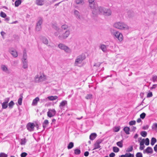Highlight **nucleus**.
<instances>
[{
  "label": "nucleus",
  "mask_w": 157,
  "mask_h": 157,
  "mask_svg": "<svg viewBox=\"0 0 157 157\" xmlns=\"http://www.w3.org/2000/svg\"><path fill=\"white\" fill-rule=\"evenodd\" d=\"M92 13L94 15H97L100 13L104 15L105 16H109L111 15V12L109 9H107L102 7H95V5H94Z\"/></svg>",
  "instance_id": "obj_1"
},
{
  "label": "nucleus",
  "mask_w": 157,
  "mask_h": 157,
  "mask_svg": "<svg viewBox=\"0 0 157 157\" xmlns=\"http://www.w3.org/2000/svg\"><path fill=\"white\" fill-rule=\"evenodd\" d=\"M86 58L84 54H82L78 56L75 60V66H78L79 64H81L82 61Z\"/></svg>",
  "instance_id": "obj_2"
},
{
  "label": "nucleus",
  "mask_w": 157,
  "mask_h": 157,
  "mask_svg": "<svg viewBox=\"0 0 157 157\" xmlns=\"http://www.w3.org/2000/svg\"><path fill=\"white\" fill-rule=\"evenodd\" d=\"M46 77L43 74H40V75H36L35 77L34 80L36 82H39L45 80Z\"/></svg>",
  "instance_id": "obj_3"
},
{
  "label": "nucleus",
  "mask_w": 157,
  "mask_h": 157,
  "mask_svg": "<svg viewBox=\"0 0 157 157\" xmlns=\"http://www.w3.org/2000/svg\"><path fill=\"white\" fill-rule=\"evenodd\" d=\"M70 34L69 29L66 31L61 34H60L58 36V38L61 40H63L66 39L68 37Z\"/></svg>",
  "instance_id": "obj_4"
},
{
  "label": "nucleus",
  "mask_w": 157,
  "mask_h": 157,
  "mask_svg": "<svg viewBox=\"0 0 157 157\" xmlns=\"http://www.w3.org/2000/svg\"><path fill=\"white\" fill-rule=\"evenodd\" d=\"M58 47L60 49L64 50L67 53H70L71 52V50L67 46L63 44H59L58 45Z\"/></svg>",
  "instance_id": "obj_5"
},
{
  "label": "nucleus",
  "mask_w": 157,
  "mask_h": 157,
  "mask_svg": "<svg viewBox=\"0 0 157 157\" xmlns=\"http://www.w3.org/2000/svg\"><path fill=\"white\" fill-rule=\"evenodd\" d=\"M130 29V27L127 25L123 22H118V29L122 30H128Z\"/></svg>",
  "instance_id": "obj_6"
},
{
  "label": "nucleus",
  "mask_w": 157,
  "mask_h": 157,
  "mask_svg": "<svg viewBox=\"0 0 157 157\" xmlns=\"http://www.w3.org/2000/svg\"><path fill=\"white\" fill-rule=\"evenodd\" d=\"M35 127V124L33 123L29 122L26 125L27 129L29 132L33 131Z\"/></svg>",
  "instance_id": "obj_7"
},
{
  "label": "nucleus",
  "mask_w": 157,
  "mask_h": 157,
  "mask_svg": "<svg viewBox=\"0 0 157 157\" xmlns=\"http://www.w3.org/2000/svg\"><path fill=\"white\" fill-rule=\"evenodd\" d=\"M56 113V111L54 109H49L47 112V116L49 117L54 116Z\"/></svg>",
  "instance_id": "obj_8"
},
{
  "label": "nucleus",
  "mask_w": 157,
  "mask_h": 157,
  "mask_svg": "<svg viewBox=\"0 0 157 157\" xmlns=\"http://www.w3.org/2000/svg\"><path fill=\"white\" fill-rule=\"evenodd\" d=\"M9 52L14 58L17 57L18 56L17 52L13 48H10L9 50Z\"/></svg>",
  "instance_id": "obj_9"
},
{
  "label": "nucleus",
  "mask_w": 157,
  "mask_h": 157,
  "mask_svg": "<svg viewBox=\"0 0 157 157\" xmlns=\"http://www.w3.org/2000/svg\"><path fill=\"white\" fill-rule=\"evenodd\" d=\"M102 141L101 140H97L94 145V148L93 150L100 148L101 146L100 144L102 142Z\"/></svg>",
  "instance_id": "obj_10"
},
{
  "label": "nucleus",
  "mask_w": 157,
  "mask_h": 157,
  "mask_svg": "<svg viewBox=\"0 0 157 157\" xmlns=\"http://www.w3.org/2000/svg\"><path fill=\"white\" fill-rule=\"evenodd\" d=\"M127 15L128 17L132 18L134 16L135 14L133 11L129 10L127 11Z\"/></svg>",
  "instance_id": "obj_11"
},
{
  "label": "nucleus",
  "mask_w": 157,
  "mask_h": 157,
  "mask_svg": "<svg viewBox=\"0 0 157 157\" xmlns=\"http://www.w3.org/2000/svg\"><path fill=\"white\" fill-rule=\"evenodd\" d=\"M111 34L114 38L115 39L118 38V31L113 29H111Z\"/></svg>",
  "instance_id": "obj_12"
},
{
  "label": "nucleus",
  "mask_w": 157,
  "mask_h": 157,
  "mask_svg": "<svg viewBox=\"0 0 157 157\" xmlns=\"http://www.w3.org/2000/svg\"><path fill=\"white\" fill-rule=\"evenodd\" d=\"M67 105V101L66 100H63L60 103L59 107L62 110L65 107V106Z\"/></svg>",
  "instance_id": "obj_13"
},
{
  "label": "nucleus",
  "mask_w": 157,
  "mask_h": 157,
  "mask_svg": "<svg viewBox=\"0 0 157 157\" xmlns=\"http://www.w3.org/2000/svg\"><path fill=\"white\" fill-rule=\"evenodd\" d=\"M61 29L62 30H67L69 29V30L70 31V27L66 24L62 25L61 26Z\"/></svg>",
  "instance_id": "obj_14"
},
{
  "label": "nucleus",
  "mask_w": 157,
  "mask_h": 157,
  "mask_svg": "<svg viewBox=\"0 0 157 157\" xmlns=\"http://www.w3.org/2000/svg\"><path fill=\"white\" fill-rule=\"evenodd\" d=\"M1 68L2 70L7 73H9V70L7 67L5 65H2L1 66Z\"/></svg>",
  "instance_id": "obj_15"
},
{
  "label": "nucleus",
  "mask_w": 157,
  "mask_h": 157,
  "mask_svg": "<svg viewBox=\"0 0 157 157\" xmlns=\"http://www.w3.org/2000/svg\"><path fill=\"white\" fill-rule=\"evenodd\" d=\"M23 67L24 69L27 68L28 67V62L27 59H22Z\"/></svg>",
  "instance_id": "obj_16"
},
{
  "label": "nucleus",
  "mask_w": 157,
  "mask_h": 157,
  "mask_svg": "<svg viewBox=\"0 0 157 157\" xmlns=\"http://www.w3.org/2000/svg\"><path fill=\"white\" fill-rule=\"evenodd\" d=\"M100 49H101L104 52H106L107 50L106 46L104 44H101L100 47Z\"/></svg>",
  "instance_id": "obj_17"
},
{
  "label": "nucleus",
  "mask_w": 157,
  "mask_h": 157,
  "mask_svg": "<svg viewBox=\"0 0 157 157\" xmlns=\"http://www.w3.org/2000/svg\"><path fill=\"white\" fill-rule=\"evenodd\" d=\"M97 136L96 133H91L90 136V139L91 140H94Z\"/></svg>",
  "instance_id": "obj_18"
},
{
  "label": "nucleus",
  "mask_w": 157,
  "mask_h": 157,
  "mask_svg": "<svg viewBox=\"0 0 157 157\" xmlns=\"http://www.w3.org/2000/svg\"><path fill=\"white\" fill-rule=\"evenodd\" d=\"M39 100V98L38 97H36L34 99L33 101L32 105H37L38 101Z\"/></svg>",
  "instance_id": "obj_19"
},
{
  "label": "nucleus",
  "mask_w": 157,
  "mask_h": 157,
  "mask_svg": "<svg viewBox=\"0 0 157 157\" xmlns=\"http://www.w3.org/2000/svg\"><path fill=\"white\" fill-rule=\"evenodd\" d=\"M36 3L38 5L42 6L44 4V1L43 0H36Z\"/></svg>",
  "instance_id": "obj_20"
},
{
  "label": "nucleus",
  "mask_w": 157,
  "mask_h": 157,
  "mask_svg": "<svg viewBox=\"0 0 157 157\" xmlns=\"http://www.w3.org/2000/svg\"><path fill=\"white\" fill-rule=\"evenodd\" d=\"M94 0H88L90 6L91 8H94V5H95L94 4Z\"/></svg>",
  "instance_id": "obj_21"
},
{
  "label": "nucleus",
  "mask_w": 157,
  "mask_h": 157,
  "mask_svg": "<svg viewBox=\"0 0 157 157\" xmlns=\"http://www.w3.org/2000/svg\"><path fill=\"white\" fill-rule=\"evenodd\" d=\"M58 97L57 96H50L48 97V98L50 101H53L57 99Z\"/></svg>",
  "instance_id": "obj_22"
},
{
  "label": "nucleus",
  "mask_w": 157,
  "mask_h": 157,
  "mask_svg": "<svg viewBox=\"0 0 157 157\" xmlns=\"http://www.w3.org/2000/svg\"><path fill=\"white\" fill-rule=\"evenodd\" d=\"M145 151L147 153H152L153 152V150L151 147H148L146 149Z\"/></svg>",
  "instance_id": "obj_23"
},
{
  "label": "nucleus",
  "mask_w": 157,
  "mask_h": 157,
  "mask_svg": "<svg viewBox=\"0 0 157 157\" xmlns=\"http://www.w3.org/2000/svg\"><path fill=\"white\" fill-rule=\"evenodd\" d=\"M43 19L41 17H40L38 19V21L36 23V25L41 26V25L42 23Z\"/></svg>",
  "instance_id": "obj_24"
},
{
  "label": "nucleus",
  "mask_w": 157,
  "mask_h": 157,
  "mask_svg": "<svg viewBox=\"0 0 157 157\" xmlns=\"http://www.w3.org/2000/svg\"><path fill=\"white\" fill-rule=\"evenodd\" d=\"M42 42L45 44L47 45L48 44V39L45 37H42Z\"/></svg>",
  "instance_id": "obj_25"
},
{
  "label": "nucleus",
  "mask_w": 157,
  "mask_h": 157,
  "mask_svg": "<svg viewBox=\"0 0 157 157\" xmlns=\"http://www.w3.org/2000/svg\"><path fill=\"white\" fill-rule=\"evenodd\" d=\"M74 13L75 17L77 18L80 19V13L77 10H75L74 11Z\"/></svg>",
  "instance_id": "obj_26"
},
{
  "label": "nucleus",
  "mask_w": 157,
  "mask_h": 157,
  "mask_svg": "<svg viewBox=\"0 0 157 157\" xmlns=\"http://www.w3.org/2000/svg\"><path fill=\"white\" fill-rule=\"evenodd\" d=\"M75 2L77 4L83 5L84 3L83 0H75Z\"/></svg>",
  "instance_id": "obj_27"
},
{
  "label": "nucleus",
  "mask_w": 157,
  "mask_h": 157,
  "mask_svg": "<svg viewBox=\"0 0 157 157\" xmlns=\"http://www.w3.org/2000/svg\"><path fill=\"white\" fill-rule=\"evenodd\" d=\"M49 122L48 120H45L43 123V126L44 128L47 127V125L48 124Z\"/></svg>",
  "instance_id": "obj_28"
},
{
  "label": "nucleus",
  "mask_w": 157,
  "mask_h": 157,
  "mask_svg": "<svg viewBox=\"0 0 157 157\" xmlns=\"http://www.w3.org/2000/svg\"><path fill=\"white\" fill-rule=\"evenodd\" d=\"M21 2V0H17L15 2V6L16 7L20 5Z\"/></svg>",
  "instance_id": "obj_29"
},
{
  "label": "nucleus",
  "mask_w": 157,
  "mask_h": 157,
  "mask_svg": "<svg viewBox=\"0 0 157 157\" xmlns=\"http://www.w3.org/2000/svg\"><path fill=\"white\" fill-rule=\"evenodd\" d=\"M123 39V36L121 33H119L118 35V40L121 42Z\"/></svg>",
  "instance_id": "obj_30"
},
{
  "label": "nucleus",
  "mask_w": 157,
  "mask_h": 157,
  "mask_svg": "<svg viewBox=\"0 0 157 157\" xmlns=\"http://www.w3.org/2000/svg\"><path fill=\"white\" fill-rule=\"evenodd\" d=\"M14 104V103L13 101H10L8 104L9 108L10 109L12 108Z\"/></svg>",
  "instance_id": "obj_31"
},
{
  "label": "nucleus",
  "mask_w": 157,
  "mask_h": 157,
  "mask_svg": "<svg viewBox=\"0 0 157 157\" xmlns=\"http://www.w3.org/2000/svg\"><path fill=\"white\" fill-rule=\"evenodd\" d=\"M74 146V143L72 142H70L67 146V148L68 149L72 148Z\"/></svg>",
  "instance_id": "obj_32"
},
{
  "label": "nucleus",
  "mask_w": 157,
  "mask_h": 157,
  "mask_svg": "<svg viewBox=\"0 0 157 157\" xmlns=\"http://www.w3.org/2000/svg\"><path fill=\"white\" fill-rule=\"evenodd\" d=\"M129 128L128 127H125L124 128V130L125 133L127 134H129Z\"/></svg>",
  "instance_id": "obj_33"
},
{
  "label": "nucleus",
  "mask_w": 157,
  "mask_h": 157,
  "mask_svg": "<svg viewBox=\"0 0 157 157\" xmlns=\"http://www.w3.org/2000/svg\"><path fill=\"white\" fill-rule=\"evenodd\" d=\"M75 154L76 155H79L81 153V151L78 149H76L74 150Z\"/></svg>",
  "instance_id": "obj_34"
},
{
  "label": "nucleus",
  "mask_w": 157,
  "mask_h": 157,
  "mask_svg": "<svg viewBox=\"0 0 157 157\" xmlns=\"http://www.w3.org/2000/svg\"><path fill=\"white\" fill-rule=\"evenodd\" d=\"M156 141V139L154 137L151 138V144L152 145H153Z\"/></svg>",
  "instance_id": "obj_35"
},
{
  "label": "nucleus",
  "mask_w": 157,
  "mask_h": 157,
  "mask_svg": "<svg viewBox=\"0 0 157 157\" xmlns=\"http://www.w3.org/2000/svg\"><path fill=\"white\" fill-rule=\"evenodd\" d=\"M8 107V104L3 102L2 104V108L3 109H6Z\"/></svg>",
  "instance_id": "obj_36"
},
{
  "label": "nucleus",
  "mask_w": 157,
  "mask_h": 157,
  "mask_svg": "<svg viewBox=\"0 0 157 157\" xmlns=\"http://www.w3.org/2000/svg\"><path fill=\"white\" fill-rule=\"evenodd\" d=\"M27 56L26 51L24 50L23 52V56L22 59L25 60L27 59Z\"/></svg>",
  "instance_id": "obj_37"
},
{
  "label": "nucleus",
  "mask_w": 157,
  "mask_h": 157,
  "mask_svg": "<svg viewBox=\"0 0 157 157\" xmlns=\"http://www.w3.org/2000/svg\"><path fill=\"white\" fill-rule=\"evenodd\" d=\"M0 16L3 18H5L6 17V14L4 12L2 11L0 13Z\"/></svg>",
  "instance_id": "obj_38"
},
{
  "label": "nucleus",
  "mask_w": 157,
  "mask_h": 157,
  "mask_svg": "<svg viewBox=\"0 0 157 157\" xmlns=\"http://www.w3.org/2000/svg\"><path fill=\"white\" fill-rule=\"evenodd\" d=\"M22 97L21 96L18 100V103L19 105H21L22 104Z\"/></svg>",
  "instance_id": "obj_39"
},
{
  "label": "nucleus",
  "mask_w": 157,
  "mask_h": 157,
  "mask_svg": "<svg viewBox=\"0 0 157 157\" xmlns=\"http://www.w3.org/2000/svg\"><path fill=\"white\" fill-rule=\"evenodd\" d=\"M141 135L144 137H145L147 136V132L146 131H142L140 133Z\"/></svg>",
  "instance_id": "obj_40"
},
{
  "label": "nucleus",
  "mask_w": 157,
  "mask_h": 157,
  "mask_svg": "<svg viewBox=\"0 0 157 157\" xmlns=\"http://www.w3.org/2000/svg\"><path fill=\"white\" fill-rule=\"evenodd\" d=\"M52 27L57 31H58L59 29V28L56 25H53Z\"/></svg>",
  "instance_id": "obj_41"
},
{
  "label": "nucleus",
  "mask_w": 157,
  "mask_h": 157,
  "mask_svg": "<svg viewBox=\"0 0 157 157\" xmlns=\"http://www.w3.org/2000/svg\"><path fill=\"white\" fill-rule=\"evenodd\" d=\"M26 142L25 138H24L21 140V145H25Z\"/></svg>",
  "instance_id": "obj_42"
},
{
  "label": "nucleus",
  "mask_w": 157,
  "mask_h": 157,
  "mask_svg": "<svg viewBox=\"0 0 157 157\" xmlns=\"http://www.w3.org/2000/svg\"><path fill=\"white\" fill-rule=\"evenodd\" d=\"M144 141H145V144L146 145H148L149 144V140L148 138H147L145 140L144 139Z\"/></svg>",
  "instance_id": "obj_43"
},
{
  "label": "nucleus",
  "mask_w": 157,
  "mask_h": 157,
  "mask_svg": "<svg viewBox=\"0 0 157 157\" xmlns=\"http://www.w3.org/2000/svg\"><path fill=\"white\" fill-rule=\"evenodd\" d=\"M8 155L4 153L1 152L0 153V157H7Z\"/></svg>",
  "instance_id": "obj_44"
},
{
  "label": "nucleus",
  "mask_w": 157,
  "mask_h": 157,
  "mask_svg": "<svg viewBox=\"0 0 157 157\" xmlns=\"http://www.w3.org/2000/svg\"><path fill=\"white\" fill-rule=\"evenodd\" d=\"M41 29V26H38L36 25V30L37 31H40Z\"/></svg>",
  "instance_id": "obj_45"
},
{
  "label": "nucleus",
  "mask_w": 157,
  "mask_h": 157,
  "mask_svg": "<svg viewBox=\"0 0 157 157\" xmlns=\"http://www.w3.org/2000/svg\"><path fill=\"white\" fill-rule=\"evenodd\" d=\"M123 142L122 140L120 141H118V147H123Z\"/></svg>",
  "instance_id": "obj_46"
},
{
  "label": "nucleus",
  "mask_w": 157,
  "mask_h": 157,
  "mask_svg": "<svg viewBox=\"0 0 157 157\" xmlns=\"http://www.w3.org/2000/svg\"><path fill=\"white\" fill-rule=\"evenodd\" d=\"M136 122L135 121H132L129 122V124L130 125H135L136 124Z\"/></svg>",
  "instance_id": "obj_47"
},
{
  "label": "nucleus",
  "mask_w": 157,
  "mask_h": 157,
  "mask_svg": "<svg viewBox=\"0 0 157 157\" xmlns=\"http://www.w3.org/2000/svg\"><path fill=\"white\" fill-rule=\"evenodd\" d=\"M27 155V153L25 152H22L21 154V157H25Z\"/></svg>",
  "instance_id": "obj_48"
},
{
  "label": "nucleus",
  "mask_w": 157,
  "mask_h": 157,
  "mask_svg": "<svg viewBox=\"0 0 157 157\" xmlns=\"http://www.w3.org/2000/svg\"><path fill=\"white\" fill-rule=\"evenodd\" d=\"M92 95L91 94H88L87 95L86 98V99H91L92 98Z\"/></svg>",
  "instance_id": "obj_49"
},
{
  "label": "nucleus",
  "mask_w": 157,
  "mask_h": 157,
  "mask_svg": "<svg viewBox=\"0 0 157 157\" xmlns=\"http://www.w3.org/2000/svg\"><path fill=\"white\" fill-rule=\"evenodd\" d=\"M136 157H143L142 154L140 152H138L136 155Z\"/></svg>",
  "instance_id": "obj_50"
},
{
  "label": "nucleus",
  "mask_w": 157,
  "mask_h": 157,
  "mask_svg": "<svg viewBox=\"0 0 157 157\" xmlns=\"http://www.w3.org/2000/svg\"><path fill=\"white\" fill-rule=\"evenodd\" d=\"M145 116H146L145 113H141L140 115V117L141 118L143 119L145 118Z\"/></svg>",
  "instance_id": "obj_51"
},
{
  "label": "nucleus",
  "mask_w": 157,
  "mask_h": 157,
  "mask_svg": "<svg viewBox=\"0 0 157 157\" xmlns=\"http://www.w3.org/2000/svg\"><path fill=\"white\" fill-rule=\"evenodd\" d=\"M125 155L126 157H133V155L130 153H126Z\"/></svg>",
  "instance_id": "obj_52"
},
{
  "label": "nucleus",
  "mask_w": 157,
  "mask_h": 157,
  "mask_svg": "<svg viewBox=\"0 0 157 157\" xmlns=\"http://www.w3.org/2000/svg\"><path fill=\"white\" fill-rule=\"evenodd\" d=\"M113 150L114 152H118V147H114L113 148Z\"/></svg>",
  "instance_id": "obj_53"
},
{
  "label": "nucleus",
  "mask_w": 157,
  "mask_h": 157,
  "mask_svg": "<svg viewBox=\"0 0 157 157\" xmlns=\"http://www.w3.org/2000/svg\"><path fill=\"white\" fill-rule=\"evenodd\" d=\"M9 100H10V98H6L5 99V101L4 102L8 104V102L9 101Z\"/></svg>",
  "instance_id": "obj_54"
},
{
  "label": "nucleus",
  "mask_w": 157,
  "mask_h": 157,
  "mask_svg": "<svg viewBox=\"0 0 157 157\" xmlns=\"http://www.w3.org/2000/svg\"><path fill=\"white\" fill-rule=\"evenodd\" d=\"M132 150H133L132 146H131L130 147L128 148V149L127 151H128V152L131 151Z\"/></svg>",
  "instance_id": "obj_55"
},
{
  "label": "nucleus",
  "mask_w": 157,
  "mask_h": 157,
  "mask_svg": "<svg viewBox=\"0 0 157 157\" xmlns=\"http://www.w3.org/2000/svg\"><path fill=\"white\" fill-rule=\"evenodd\" d=\"M144 139H143L140 142V146H143L144 145V144L145 143V141H144Z\"/></svg>",
  "instance_id": "obj_56"
},
{
  "label": "nucleus",
  "mask_w": 157,
  "mask_h": 157,
  "mask_svg": "<svg viewBox=\"0 0 157 157\" xmlns=\"http://www.w3.org/2000/svg\"><path fill=\"white\" fill-rule=\"evenodd\" d=\"M152 96V94L151 92L149 93L147 95V97H151Z\"/></svg>",
  "instance_id": "obj_57"
},
{
  "label": "nucleus",
  "mask_w": 157,
  "mask_h": 157,
  "mask_svg": "<svg viewBox=\"0 0 157 157\" xmlns=\"http://www.w3.org/2000/svg\"><path fill=\"white\" fill-rule=\"evenodd\" d=\"M157 79V76H153L152 78V80L154 82Z\"/></svg>",
  "instance_id": "obj_58"
},
{
  "label": "nucleus",
  "mask_w": 157,
  "mask_h": 157,
  "mask_svg": "<svg viewBox=\"0 0 157 157\" xmlns=\"http://www.w3.org/2000/svg\"><path fill=\"white\" fill-rule=\"evenodd\" d=\"M115 156V154L113 152L111 153L109 155V157H114Z\"/></svg>",
  "instance_id": "obj_59"
},
{
  "label": "nucleus",
  "mask_w": 157,
  "mask_h": 157,
  "mask_svg": "<svg viewBox=\"0 0 157 157\" xmlns=\"http://www.w3.org/2000/svg\"><path fill=\"white\" fill-rule=\"evenodd\" d=\"M89 155V152L88 151L85 152L84 153V155L85 156L87 157Z\"/></svg>",
  "instance_id": "obj_60"
},
{
  "label": "nucleus",
  "mask_w": 157,
  "mask_h": 157,
  "mask_svg": "<svg viewBox=\"0 0 157 157\" xmlns=\"http://www.w3.org/2000/svg\"><path fill=\"white\" fill-rule=\"evenodd\" d=\"M5 20L6 21H8L10 19V18L9 17H5Z\"/></svg>",
  "instance_id": "obj_61"
},
{
  "label": "nucleus",
  "mask_w": 157,
  "mask_h": 157,
  "mask_svg": "<svg viewBox=\"0 0 157 157\" xmlns=\"http://www.w3.org/2000/svg\"><path fill=\"white\" fill-rule=\"evenodd\" d=\"M157 86V84L153 85L152 87L151 88V89H155L156 87Z\"/></svg>",
  "instance_id": "obj_62"
},
{
  "label": "nucleus",
  "mask_w": 157,
  "mask_h": 157,
  "mask_svg": "<svg viewBox=\"0 0 157 157\" xmlns=\"http://www.w3.org/2000/svg\"><path fill=\"white\" fill-rule=\"evenodd\" d=\"M59 33L58 32H56L54 33V35L56 36H58L59 35Z\"/></svg>",
  "instance_id": "obj_63"
},
{
  "label": "nucleus",
  "mask_w": 157,
  "mask_h": 157,
  "mask_svg": "<svg viewBox=\"0 0 157 157\" xmlns=\"http://www.w3.org/2000/svg\"><path fill=\"white\" fill-rule=\"evenodd\" d=\"M154 151L157 152V144L155 145V146L154 147Z\"/></svg>",
  "instance_id": "obj_64"
}]
</instances>
